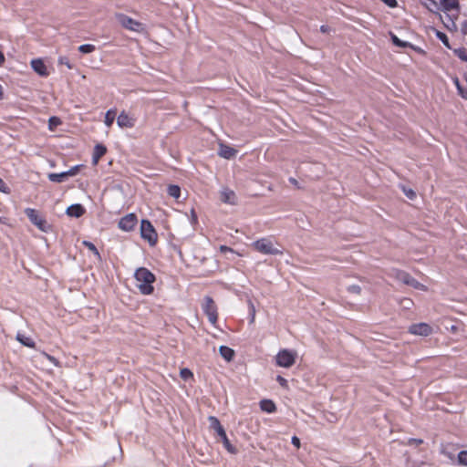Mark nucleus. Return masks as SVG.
Returning <instances> with one entry per match:
<instances>
[{
  "label": "nucleus",
  "instance_id": "dca6fc26",
  "mask_svg": "<svg viewBox=\"0 0 467 467\" xmlns=\"http://www.w3.org/2000/svg\"><path fill=\"white\" fill-rule=\"evenodd\" d=\"M107 149L102 144H97L94 147L93 156H92V163L97 165L99 159L106 153Z\"/></svg>",
  "mask_w": 467,
  "mask_h": 467
},
{
  "label": "nucleus",
  "instance_id": "ea45409f",
  "mask_svg": "<svg viewBox=\"0 0 467 467\" xmlns=\"http://www.w3.org/2000/svg\"><path fill=\"white\" fill-rule=\"evenodd\" d=\"M44 357L48 359L50 362H52L55 366H59V362L57 360V358H55L54 357L47 354V353H44Z\"/></svg>",
  "mask_w": 467,
  "mask_h": 467
},
{
  "label": "nucleus",
  "instance_id": "79ce46f5",
  "mask_svg": "<svg viewBox=\"0 0 467 467\" xmlns=\"http://www.w3.org/2000/svg\"><path fill=\"white\" fill-rule=\"evenodd\" d=\"M220 251L222 253H226V252H229V253H235L232 248L228 247V246H225V245H221L220 246Z\"/></svg>",
  "mask_w": 467,
  "mask_h": 467
},
{
  "label": "nucleus",
  "instance_id": "aec40b11",
  "mask_svg": "<svg viewBox=\"0 0 467 467\" xmlns=\"http://www.w3.org/2000/svg\"><path fill=\"white\" fill-rule=\"evenodd\" d=\"M49 181L53 182H63L67 179V175L66 174V171L61 173H49L47 175Z\"/></svg>",
  "mask_w": 467,
  "mask_h": 467
},
{
  "label": "nucleus",
  "instance_id": "2eb2a0df",
  "mask_svg": "<svg viewBox=\"0 0 467 467\" xmlns=\"http://www.w3.org/2000/svg\"><path fill=\"white\" fill-rule=\"evenodd\" d=\"M86 213L85 208L79 204H72L67 208L66 213L69 217L79 218Z\"/></svg>",
  "mask_w": 467,
  "mask_h": 467
},
{
  "label": "nucleus",
  "instance_id": "f257e3e1",
  "mask_svg": "<svg viewBox=\"0 0 467 467\" xmlns=\"http://www.w3.org/2000/svg\"><path fill=\"white\" fill-rule=\"evenodd\" d=\"M136 287L140 294L150 296L154 291L153 284L156 277L153 273L145 267L138 268L134 273Z\"/></svg>",
  "mask_w": 467,
  "mask_h": 467
},
{
  "label": "nucleus",
  "instance_id": "f704fd0d",
  "mask_svg": "<svg viewBox=\"0 0 467 467\" xmlns=\"http://www.w3.org/2000/svg\"><path fill=\"white\" fill-rule=\"evenodd\" d=\"M59 65H65L67 68L71 69L73 67L67 57H59L57 59Z\"/></svg>",
  "mask_w": 467,
  "mask_h": 467
},
{
  "label": "nucleus",
  "instance_id": "c85d7f7f",
  "mask_svg": "<svg viewBox=\"0 0 467 467\" xmlns=\"http://www.w3.org/2000/svg\"><path fill=\"white\" fill-rule=\"evenodd\" d=\"M95 49V46L91 44H84L78 47V50L83 54L92 53Z\"/></svg>",
  "mask_w": 467,
  "mask_h": 467
},
{
  "label": "nucleus",
  "instance_id": "9d476101",
  "mask_svg": "<svg viewBox=\"0 0 467 467\" xmlns=\"http://www.w3.org/2000/svg\"><path fill=\"white\" fill-rule=\"evenodd\" d=\"M137 223V216L134 213H129L119 220V228L124 232H130L135 228Z\"/></svg>",
  "mask_w": 467,
  "mask_h": 467
},
{
  "label": "nucleus",
  "instance_id": "3c124183",
  "mask_svg": "<svg viewBox=\"0 0 467 467\" xmlns=\"http://www.w3.org/2000/svg\"><path fill=\"white\" fill-rule=\"evenodd\" d=\"M0 223H4V220L2 217H0Z\"/></svg>",
  "mask_w": 467,
  "mask_h": 467
},
{
  "label": "nucleus",
  "instance_id": "a19ab883",
  "mask_svg": "<svg viewBox=\"0 0 467 467\" xmlns=\"http://www.w3.org/2000/svg\"><path fill=\"white\" fill-rule=\"evenodd\" d=\"M291 441H292V444L296 447L297 449L300 448L301 446V442H300V440L298 437L296 436H293L292 439H291Z\"/></svg>",
  "mask_w": 467,
  "mask_h": 467
},
{
  "label": "nucleus",
  "instance_id": "7c9ffc66",
  "mask_svg": "<svg viewBox=\"0 0 467 467\" xmlns=\"http://www.w3.org/2000/svg\"><path fill=\"white\" fill-rule=\"evenodd\" d=\"M453 52L460 59L467 62V52L464 48H457L454 49Z\"/></svg>",
  "mask_w": 467,
  "mask_h": 467
},
{
  "label": "nucleus",
  "instance_id": "e433bc0d",
  "mask_svg": "<svg viewBox=\"0 0 467 467\" xmlns=\"http://www.w3.org/2000/svg\"><path fill=\"white\" fill-rule=\"evenodd\" d=\"M190 220L192 224H196L198 222V217L194 209H192L190 212Z\"/></svg>",
  "mask_w": 467,
  "mask_h": 467
},
{
  "label": "nucleus",
  "instance_id": "72a5a7b5",
  "mask_svg": "<svg viewBox=\"0 0 467 467\" xmlns=\"http://www.w3.org/2000/svg\"><path fill=\"white\" fill-rule=\"evenodd\" d=\"M458 462L460 464L467 466V451H462L458 454Z\"/></svg>",
  "mask_w": 467,
  "mask_h": 467
},
{
  "label": "nucleus",
  "instance_id": "cd10ccee",
  "mask_svg": "<svg viewBox=\"0 0 467 467\" xmlns=\"http://www.w3.org/2000/svg\"><path fill=\"white\" fill-rule=\"evenodd\" d=\"M180 376L183 380L186 381L193 379V373L186 368L181 369Z\"/></svg>",
  "mask_w": 467,
  "mask_h": 467
},
{
  "label": "nucleus",
  "instance_id": "473e14b6",
  "mask_svg": "<svg viewBox=\"0 0 467 467\" xmlns=\"http://www.w3.org/2000/svg\"><path fill=\"white\" fill-rule=\"evenodd\" d=\"M436 36L447 47H450V44H449V39H448V36L441 32V31H437L436 32Z\"/></svg>",
  "mask_w": 467,
  "mask_h": 467
},
{
  "label": "nucleus",
  "instance_id": "a18cd8bd",
  "mask_svg": "<svg viewBox=\"0 0 467 467\" xmlns=\"http://www.w3.org/2000/svg\"><path fill=\"white\" fill-rule=\"evenodd\" d=\"M5 60V55L2 51H0V67H2L4 65Z\"/></svg>",
  "mask_w": 467,
  "mask_h": 467
},
{
  "label": "nucleus",
  "instance_id": "1a4fd4ad",
  "mask_svg": "<svg viewBox=\"0 0 467 467\" xmlns=\"http://www.w3.org/2000/svg\"><path fill=\"white\" fill-rule=\"evenodd\" d=\"M408 331L411 335L428 337L433 333V328L431 325L422 322L410 325Z\"/></svg>",
  "mask_w": 467,
  "mask_h": 467
},
{
  "label": "nucleus",
  "instance_id": "8fccbe9b",
  "mask_svg": "<svg viewBox=\"0 0 467 467\" xmlns=\"http://www.w3.org/2000/svg\"><path fill=\"white\" fill-rule=\"evenodd\" d=\"M405 301L408 302V306L412 305V302L410 299H406Z\"/></svg>",
  "mask_w": 467,
  "mask_h": 467
},
{
  "label": "nucleus",
  "instance_id": "5701e85b",
  "mask_svg": "<svg viewBox=\"0 0 467 467\" xmlns=\"http://www.w3.org/2000/svg\"><path fill=\"white\" fill-rule=\"evenodd\" d=\"M168 193L170 196L178 199L181 195V188L178 185L171 184L168 186Z\"/></svg>",
  "mask_w": 467,
  "mask_h": 467
},
{
  "label": "nucleus",
  "instance_id": "412c9836",
  "mask_svg": "<svg viewBox=\"0 0 467 467\" xmlns=\"http://www.w3.org/2000/svg\"><path fill=\"white\" fill-rule=\"evenodd\" d=\"M116 118V111L114 109H109L106 112L105 118H104V123L107 127H110L112 123L114 122Z\"/></svg>",
  "mask_w": 467,
  "mask_h": 467
},
{
  "label": "nucleus",
  "instance_id": "2f4dec72",
  "mask_svg": "<svg viewBox=\"0 0 467 467\" xmlns=\"http://www.w3.org/2000/svg\"><path fill=\"white\" fill-rule=\"evenodd\" d=\"M81 168H82V165H76L74 167H71L68 171H66L67 178L77 175L80 171Z\"/></svg>",
  "mask_w": 467,
  "mask_h": 467
},
{
  "label": "nucleus",
  "instance_id": "49530a36",
  "mask_svg": "<svg viewBox=\"0 0 467 467\" xmlns=\"http://www.w3.org/2000/svg\"><path fill=\"white\" fill-rule=\"evenodd\" d=\"M320 31L322 33H327L328 32V27L327 26H320Z\"/></svg>",
  "mask_w": 467,
  "mask_h": 467
},
{
  "label": "nucleus",
  "instance_id": "a211bd4d",
  "mask_svg": "<svg viewBox=\"0 0 467 467\" xmlns=\"http://www.w3.org/2000/svg\"><path fill=\"white\" fill-rule=\"evenodd\" d=\"M219 352L222 358H224L226 361H231L234 357V349L226 346H221L219 348Z\"/></svg>",
  "mask_w": 467,
  "mask_h": 467
},
{
  "label": "nucleus",
  "instance_id": "c03bdc74",
  "mask_svg": "<svg viewBox=\"0 0 467 467\" xmlns=\"http://www.w3.org/2000/svg\"><path fill=\"white\" fill-rule=\"evenodd\" d=\"M250 317H251V323H254V318H255V309H254V306H252V313L250 315Z\"/></svg>",
  "mask_w": 467,
  "mask_h": 467
},
{
  "label": "nucleus",
  "instance_id": "de8ad7c7",
  "mask_svg": "<svg viewBox=\"0 0 467 467\" xmlns=\"http://www.w3.org/2000/svg\"><path fill=\"white\" fill-rule=\"evenodd\" d=\"M462 32L467 35V23L462 26Z\"/></svg>",
  "mask_w": 467,
  "mask_h": 467
},
{
  "label": "nucleus",
  "instance_id": "f8f14e48",
  "mask_svg": "<svg viewBox=\"0 0 467 467\" xmlns=\"http://www.w3.org/2000/svg\"><path fill=\"white\" fill-rule=\"evenodd\" d=\"M135 123H136V119L132 115L127 113L126 111H121L120 114L117 118V124L121 129L133 128L135 126Z\"/></svg>",
  "mask_w": 467,
  "mask_h": 467
},
{
  "label": "nucleus",
  "instance_id": "bb28decb",
  "mask_svg": "<svg viewBox=\"0 0 467 467\" xmlns=\"http://www.w3.org/2000/svg\"><path fill=\"white\" fill-rule=\"evenodd\" d=\"M83 244H84V245H85V246H86L89 251H91V252L94 254V255H95L99 260H100V258H101V257H100V254H99V253L98 249L96 248V246H95L92 243H90V242H88V241H83Z\"/></svg>",
  "mask_w": 467,
  "mask_h": 467
},
{
  "label": "nucleus",
  "instance_id": "09e8293b",
  "mask_svg": "<svg viewBox=\"0 0 467 467\" xmlns=\"http://www.w3.org/2000/svg\"><path fill=\"white\" fill-rule=\"evenodd\" d=\"M3 99V88L0 85V99Z\"/></svg>",
  "mask_w": 467,
  "mask_h": 467
},
{
  "label": "nucleus",
  "instance_id": "c756f323",
  "mask_svg": "<svg viewBox=\"0 0 467 467\" xmlns=\"http://www.w3.org/2000/svg\"><path fill=\"white\" fill-rule=\"evenodd\" d=\"M391 40L395 46L400 47H406L409 46L408 42L400 40L397 36L393 34H391Z\"/></svg>",
  "mask_w": 467,
  "mask_h": 467
},
{
  "label": "nucleus",
  "instance_id": "c9c22d12",
  "mask_svg": "<svg viewBox=\"0 0 467 467\" xmlns=\"http://www.w3.org/2000/svg\"><path fill=\"white\" fill-rule=\"evenodd\" d=\"M0 192H3L5 194H9L10 193V188L7 186V184L1 178H0Z\"/></svg>",
  "mask_w": 467,
  "mask_h": 467
},
{
  "label": "nucleus",
  "instance_id": "9b49d317",
  "mask_svg": "<svg viewBox=\"0 0 467 467\" xmlns=\"http://www.w3.org/2000/svg\"><path fill=\"white\" fill-rule=\"evenodd\" d=\"M32 69L40 77L49 76V70L42 58H34L30 61Z\"/></svg>",
  "mask_w": 467,
  "mask_h": 467
},
{
  "label": "nucleus",
  "instance_id": "b1692460",
  "mask_svg": "<svg viewBox=\"0 0 467 467\" xmlns=\"http://www.w3.org/2000/svg\"><path fill=\"white\" fill-rule=\"evenodd\" d=\"M453 83L457 88L458 94L464 99H467V91L460 84L458 78H453Z\"/></svg>",
  "mask_w": 467,
  "mask_h": 467
},
{
  "label": "nucleus",
  "instance_id": "6e6552de",
  "mask_svg": "<svg viewBox=\"0 0 467 467\" xmlns=\"http://www.w3.org/2000/svg\"><path fill=\"white\" fill-rule=\"evenodd\" d=\"M202 308L209 321L214 325L217 321V307L214 301L210 296H205L202 303Z\"/></svg>",
  "mask_w": 467,
  "mask_h": 467
},
{
  "label": "nucleus",
  "instance_id": "0eeeda50",
  "mask_svg": "<svg viewBox=\"0 0 467 467\" xmlns=\"http://www.w3.org/2000/svg\"><path fill=\"white\" fill-rule=\"evenodd\" d=\"M141 238L147 241L150 245H155L158 240V234L148 220H142L140 223Z\"/></svg>",
  "mask_w": 467,
  "mask_h": 467
},
{
  "label": "nucleus",
  "instance_id": "f3484780",
  "mask_svg": "<svg viewBox=\"0 0 467 467\" xmlns=\"http://www.w3.org/2000/svg\"><path fill=\"white\" fill-rule=\"evenodd\" d=\"M260 409L267 413H273L276 410L275 402L271 400H263L260 401Z\"/></svg>",
  "mask_w": 467,
  "mask_h": 467
},
{
  "label": "nucleus",
  "instance_id": "423d86ee",
  "mask_svg": "<svg viewBox=\"0 0 467 467\" xmlns=\"http://www.w3.org/2000/svg\"><path fill=\"white\" fill-rule=\"evenodd\" d=\"M208 420L210 422L211 428H213L222 439L223 444L226 451L232 454H235L237 451L235 447L231 444L229 439L227 438L226 432L218 419L214 416H210Z\"/></svg>",
  "mask_w": 467,
  "mask_h": 467
},
{
  "label": "nucleus",
  "instance_id": "a878e982",
  "mask_svg": "<svg viewBox=\"0 0 467 467\" xmlns=\"http://www.w3.org/2000/svg\"><path fill=\"white\" fill-rule=\"evenodd\" d=\"M60 124H61V120L57 117H51L48 119V129L51 131H54L56 130V128L58 127Z\"/></svg>",
  "mask_w": 467,
  "mask_h": 467
},
{
  "label": "nucleus",
  "instance_id": "39448f33",
  "mask_svg": "<svg viewBox=\"0 0 467 467\" xmlns=\"http://www.w3.org/2000/svg\"><path fill=\"white\" fill-rule=\"evenodd\" d=\"M25 213L29 221L41 232L48 233L51 231V225L37 210L33 208H26Z\"/></svg>",
  "mask_w": 467,
  "mask_h": 467
},
{
  "label": "nucleus",
  "instance_id": "37998d69",
  "mask_svg": "<svg viewBox=\"0 0 467 467\" xmlns=\"http://www.w3.org/2000/svg\"><path fill=\"white\" fill-rule=\"evenodd\" d=\"M348 290L352 293L359 294L360 293V287L358 285H351Z\"/></svg>",
  "mask_w": 467,
  "mask_h": 467
},
{
  "label": "nucleus",
  "instance_id": "7ed1b4c3",
  "mask_svg": "<svg viewBox=\"0 0 467 467\" xmlns=\"http://www.w3.org/2000/svg\"><path fill=\"white\" fill-rule=\"evenodd\" d=\"M277 367L283 368H292L297 360V351L288 348H281L274 358Z\"/></svg>",
  "mask_w": 467,
  "mask_h": 467
},
{
  "label": "nucleus",
  "instance_id": "4be33fe9",
  "mask_svg": "<svg viewBox=\"0 0 467 467\" xmlns=\"http://www.w3.org/2000/svg\"><path fill=\"white\" fill-rule=\"evenodd\" d=\"M441 4L446 10H454L459 8L458 0H442Z\"/></svg>",
  "mask_w": 467,
  "mask_h": 467
},
{
  "label": "nucleus",
  "instance_id": "4468645a",
  "mask_svg": "<svg viewBox=\"0 0 467 467\" xmlns=\"http://www.w3.org/2000/svg\"><path fill=\"white\" fill-rule=\"evenodd\" d=\"M220 199L223 202L227 204H235L236 203V195L234 191L223 188L220 192Z\"/></svg>",
  "mask_w": 467,
  "mask_h": 467
},
{
  "label": "nucleus",
  "instance_id": "6ab92c4d",
  "mask_svg": "<svg viewBox=\"0 0 467 467\" xmlns=\"http://www.w3.org/2000/svg\"><path fill=\"white\" fill-rule=\"evenodd\" d=\"M405 283H407L408 285H411L412 287H414L415 289H419V290H422V291H427L428 288L426 285H424L423 284H420V282H418L417 280H415L414 278L407 275L404 279Z\"/></svg>",
  "mask_w": 467,
  "mask_h": 467
},
{
  "label": "nucleus",
  "instance_id": "ddd939ff",
  "mask_svg": "<svg viewBox=\"0 0 467 467\" xmlns=\"http://www.w3.org/2000/svg\"><path fill=\"white\" fill-rule=\"evenodd\" d=\"M218 154L223 159L230 160L236 156L237 150L229 145L219 143Z\"/></svg>",
  "mask_w": 467,
  "mask_h": 467
},
{
  "label": "nucleus",
  "instance_id": "58836bf2",
  "mask_svg": "<svg viewBox=\"0 0 467 467\" xmlns=\"http://www.w3.org/2000/svg\"><path fill=\"white\" fill-rule=\"evenodd\" d=\"M403 192L406 194V196L409 197L410 199H414L416 196L415 192L411 189H403Z\"/></svg>",
  "mask_w": 467,
  "mask_h": 467
},
{
  "label": "nucleus",
  "instance_id": "f03ea898",
  "mask_svg": "<svg viewBox=\"0 0 467 467\" xmlns=\"http://www.w3.org/2000/svg\"><path fill=\"white\" fill-rule=\"evenodd\" d=\"M252 247L264 254H282L283 251L279 248V245L269 237H263L252 244Z\"/></svg>",
  "mask_w": 467,
  "mask_h": 467
},
{
  "label": "nucleus",
  "instance_id": "393cba45",
  "mask_svg": "<svg viewBox=\"0 0 467 467\" xmlns=\"http://www.w3.org/2000/svg\"><path fill=\"white\" fill-rule=\"evenodd\" d=\"M16 339H17L20 343H22L23 345H25V346H26V347H29V348H33V347H34V345H35V344H34V342H33V340H32L31 338L26 337H25V336H23V335H21V334H18V335L16 336Z\"/></svg>",
  "mask_w": 467,
  "mask_h": 467
},
{
  "label": "nucleus",
  "instance_id": "20e7f679",
  "mask_svg": "<svg viewBox=\"0 0 467 467\" xmlns=\"http://www.w3.org/2000/svg\"><path fill=\"white\" fill-rule=\"evenodd\" d=\"M118 23L125 29L138 34L145 33L146 26L143 23L137 21L130 16L119 13L116 14Z\"/></svg>",
  "mask_w": 467,
  "mask_h": 467
},
{
  "label": "nucleus",
  "instance_id": "4c0bfd02",
  "mask_svg": "<svg viewBox=\"0 0 467 467\" xmlns=\"http://www.w3.org/2000/svg\"><path fill=\"white\" fill-rule=\"evenodd\" d=\"M276 381L285 389H286L288 387L287 380L285 378H283L282 376H277Z\"/></svg>",
  "mask_w": 467,
  "mask_h": 467
}]
</instances>
